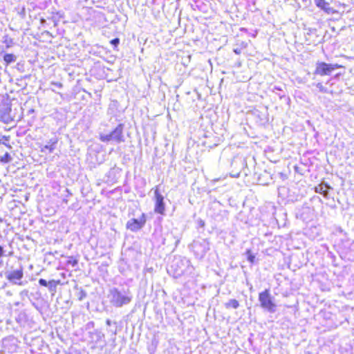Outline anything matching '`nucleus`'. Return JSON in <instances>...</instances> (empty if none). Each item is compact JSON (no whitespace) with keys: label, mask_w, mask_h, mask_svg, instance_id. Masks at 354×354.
<instances>
[{"label":"nucleus","mask_w":354,"mask_h":354,"mask_svg":"<svg viewBox=\"0 0 354 354\" xmlns=\"http://www.w3.org/2000/svg\"><path fill=\"white\" fill-rule=\"evenodd\" d=\"M123 127L122 124H119L111 133L109 134L100 135V139L102 142L113 141L120 143L124 141V136L122 135Z\"/></svg>","instance_id":"nucleus-1"},{"label":"nucleus","mask_w":354,"mask_h":354,"mask_svg":"<svg viewBox=\"0 0 354 354\" xmlns=\"http://www.w3.org/2000/svg\"><path fill=\"white\" fill-rule=\"evenodd\" d=\"M259 301L263 308L270 313L275 311L276 304L274 303L268 290L259 293Z\"/></svg>","instance_id":"nucleus-2"},{"label":"nucleus","mask_w":354,"mask_h":354,"mask_svg":"<svg viewBox=\"0 0 354 354\" xmlns=\"http://www.w3.org/2000/svg\"><path fill=\"white\" fill-rule=\"evenodd\" d=\"M111 303L116 307L128 304L131 301V297L124 295L116 289L111 290Z\"/></svg>","instance_id":"nucleus-3"},{"label":"nucleus","mask_w":354,"mask_h":354,"mask_svg":"<svg viewBox=\"0 0 354 354\" xmlns=\"http://www.w3.org/2000/svg\"><path fill=\"white\" fill-rule=\"evenodd\" d=\"M155 208L154 211L156 213H158L160 214H165V206L164 203V197L159 192V187L157 186L155 192Z\"/></svg>","instance_id":"nucleus-4"},{"label":"nucleus","mask_w":354,"mask_h":354,"mask_svg":"<svg viewBox=\"0 0 354 354\" xmlns=\"http://www.w3.org/2000/svg\"><path fill=\"white\" fill-rule=\"evenodd\" d=\"M340 66L337 64L332 65L326 63L318 64L316 68V73L320 75H330L335 68H339Z\"/></svg>","instance_id":"nucleus-5"},{"label":"nucleus","mask_w":354,"mask_h":354,"mask_svg":"<svg viewBox=\"0 0 354 354\" xmlns=\"http://www.w3.org/2000/svg\"><path fill=\"white\" fill-rule=\"evenodd\" d=\"M24 276L22 269L13 270L12 272L6 273V278L11 282L15 284L21 285V282H18L20 281Z\"/></svg>","instance_id":"nucleus-6"},{"label":"nucleus","mask_w":354,"mask_h":354,"mask_svg":"<svg viewBox=\"0 0 354 354\" xmlns=\"http://www.w3.org/2000/svg\"><path fill=\"white\" fill-rule=\"evenodd\" d=\"M145 223V221L144 219L138 220L133 218L127 222V227L131 231H137L143 227Z\"/></svg>","instance_id":"nucleus-7"},{"label":"nucleus","mask_w":354,"mask_h":354,"mask_svg":"<svg viewBox=\"0 0 354 354\" xmlns=\"http://www.w3.org/2000/svg\"><path fill=\"white\" fill-rule=\"evenodd\" d=\"M330 188L331 187L329 185L324 183H321L315 187V191L316 192L322 194L324 197L327 198L328 194V189Z\"/></svg>","instance_id":"nucleus-8"},{"label":"nucleus","mask_w":354,"mask_h":354,"mask_svg":"<svg viewBox=\"0 0 354 354\" xmlns=\"http://www.w3.org/2000/svg\"><path fill=\"white\" fill-rule=\"evenodd\" d=\"M316 5L317 7L320 8L321 9L326 11L327 12H328V10H330L329 3L326 2L325 0H317Z\"/></svg>","instance_id":"nucleus-9"},{"label":"nucleus","mask_w":354,"mask_h":354,"mask_svg":"<svg viewBox=\"0 0 354 354\" xmlns=\"http://www.w3.org/2000/svg\"><path fill=\"white\" fill-rule=\"evenodd\" d=\"M50 142H51L50 145H46L44 146L41 148V151L45 152L46 149H48L50 153H52L55 149V145L57 143V140H54V141L50 140Z\"/></svg>","instance_id":"nucleus-10"},{"label":"nucleus","mask_w":354,"mask_h":354,"mask_svg":"<svg viewBox=\"0 0 354 354\" xmlns=\"http://www.w3.org/2000/svg\"><path fill=\"white\" fill-rule=\"evenodd\" d=\"M239 301L236 299H230L225 304V306L227 308H232L234 309H236L239 307Z\"/></svg>","instance_id":"nucleus-11"},{"label":"nucleus","mask_w":354,"mask_h":354,"mask_svg":"<svg viewBox=\"0 0 354 354\" xmlns=\"http://www.w3.org/2000/svg\"><path fill=\"white\" fill-rule=\"evenodd\" d=\"M3 59L8 64L15 62L16 57L12 54H6L4 55Z\"/></svg>","instance_id":"nucleus-12"},{"label":"nucleus","mask_w":354,"mask_h":354,"mask_svg":"<svg viewBox=\"0 0 354 354\" xmlns=\"http://www.w3.org/2000/svg\"><path fill=\"white\" fill-rule=\"evenodd\" d=\"M12 160V157L8 153H6L3 156L0 157V162L3 163L10 162Z\"/></svg>","instance_id":"nucleus-13"},{"label":"nucleus","mask_w":354,"mask_h":354,"mask_svg":"<svg viewBox=\"0 0 354 354\" xmlns=\"http://www.w3.org/2000/svg\"><path fill=\"white\" fill-rule=\"evenodd\" d=\"M58 283H59L58 281H56L55 280H51V281H48V287L50 291H53L56 288Z\"/></svg>","instance_id":"nucleus-14"},{"label":"nucleus","mask_w":354,"mask_h":354,"mask_svg":"<svg viewBox=\"0 0 354 354\" xmlns=\"http://www.w3.org/2000/svg\"><path fill=\"white\" fill-rule=\"evenodd\" d=\"M247 253H248V261H249L250 262H251V263H253V262H254V261L255 257H254L253 254H252L250 253V250H248V251H247Z\"/></svg>","instance_id":"nucleus-15"},{"label":"nucleus","mask_w":354,"mask_h":354,"mask_svg":"<svg viewBox=\"0 0 354 354\" xmlns=\"http://www.w3.org/2000/svg\"><path fill=\"white\" fill-rule=\"evenodd\" d=\"M3 139L4 140H0V143H1V144H3V145H6V146H7V147H8L9 148H10V147H11V146H10V145H8V144L6 142V141H8V138H6V137H3Z\"/></svg>","instance_id":"nucleus-16"},{"label":"nucleus","mask_w":354,"mask_h":354,"mask_svg":"<svg viewBox=\"0 0 354 354\" xmlns=\"http://www.w3.org/2000/svg\"><path fill=\"white\" fill-rule=\"evenodd\" d=\"M39 283L43 286H48V282L45 279H40L39 280Z\"/></svg>","instance_id":"nucleus-17"},{"label":"nucleus","mask_w":354,"mask_h":354,"mask_svg":"<svg viewBox=\"0 0 354 354\" xmlns=\"http://www.w3.org/2000/svg\"><path fill=\"white\" fill-rule=\"evenodd\" d=\"M120 42V39L118 38H115L110 41V44H118Z\"/></svg>","instance_id":"nucleus-18"},{"label":"nucleus","mask_w":354,"mask_h":354,"mask_svg":"<svg viewBox=\"0 0 354 354\" xmlns=\"http://www.w3.org/2000/svg\"><path fill=\"white\" fill-rule=\"evenodd\" d=\"M3 252H4V250H3V247H1L0 245V257H2L3 255Z\"/></svg>","instance_id":"nucleus-19"},{"label":"nucleus","mask_w":354,"mask_h":354,"mask_svg":"<svg viewBox=\"0 0 354 354\" xmlns=\"http://www.w3.org/2000/svg\"><path fill=\"white\" fill-rule=\"evenodd\" d=\"M56 85L59 86H62V84L60 83H57L55 84Z\"/></svg>","instance_id":"nucleus-20"},{"label":"nucleus","mask_w":354,"mask_h":354,"mask_svg":"<svg viewBox=\"0 0 354 354\" xmlns=\"http://www.w3.org/2000/svg\"><path fill=\"white\" fill-rule=\"evenodd\" d=\"M41 23H43V22H44V21H45V20H44V19H41Z\"/></svg>","instance_id":"nucleus-21"}]
</instances>
